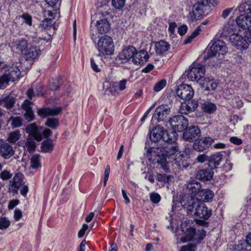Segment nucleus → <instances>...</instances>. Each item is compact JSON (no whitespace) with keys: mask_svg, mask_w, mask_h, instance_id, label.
<instances>
[{"mask_svg":"<svg viewBox=\"0 0 251 251\" xmlns=\"http://www.w3.org/2000/svg\"><path fill=\"white\" fill-rule=\"evenodd\" d=\"M181 205L187 209V213L202 219L203 220H197L199 225L207 227L209 223L206 222L212 215V211L208 209L205 204L195 199L192 196H184L181 201Z\"/></svg>","mask_w":251,"mask_h":251,"instance_id":"obj_1","label":"nucleus"},{"mask_svg":"<svg viewBox=\"0 0 251 251\" xmlns=\"http://www.w3.org/2000/svg\"><path fill=\"white\" fill-rule=\"evenodd\" d=\"M215 4L216 3L213 0H197L193 6L192 11L187 16L188 21L193 23L201 20L203 15L208 14L211 6Z\"/></svg>","mask_w":251,"mask_h":251,"instance_id":"obj_2","label":"nucleus"},{"mask_svg":"<svg viewBox=\"0 0 251 251\" xmlns=\"http://www.w3.org/2000/svg\"><path fill=\"white\" fill-rule=\"evenodd\" d=\"M198 161L201 163L207 161V165L210 168L208 169H202L200 170L196 175L198 179L204 181L210 180L213 176L212 169L217 168L219 165L222 158H197Z\"/></svg>","mask_w":251,"mask_h":251,"instance_id":"obj_3","label":"nucleus"},{"mask_svg":"<svg viewBox=\"0 0 251 251\" xmlns=\"http://www.w3.org/2000/svg\"><path fill=\"white\" fill-rule=\"evenodd\" d=\"M177 133L175 132L168 133L160 126L154 127L150 131V138L152 142H156L162 139L164 142L176 141Z\"/></svg>","mask_w":251,"mask_h":251,"instance_id":"obj_4","label":"nucleus"},{"mask_svg":"<svg viewBox=\"0 0 251 251\" xmlns=\"http://www.w3.org/2000/svg\"><path fill=\"white\" fill-rule=\"evenodd\" d=\"M96 48L103 55H110L113 53L114 45L112 38L104 35L100 37L97 42Z\"/></svg>","mask_w":251,"mask_h":251,"instance_id":"obj_5","label":"nucleus"},{"mask_svg":"<svg viewBox=\"0 0 251 251\" xmlns=\"http://www.w3.org/2000/svg\"><path fill=\"white\" fill-rule=\"evenodd\" d=\"M250 3L251 0H246L242 2L238 7L235 10V12L237 13L238 11L241 14L237 18V23L243 29H248L251 30V12L250 10H247L248 8H245V11H242L240 10V7L241 5L245 3Z\"/></svg>","mask_w":251,"mask_h":251,"instance_id":"obj_6","label":"nucleus"},{"mask_svg":"<svg viewBox=\"0 0 251 251\" xmlns=\"http://www.w3.org/2000/svg\"><path fill=\"white\" fill-rule=\"evenodd\" d=\"M205 73V67L203 65L193 64L190 67L187 77L190 80L196 81L199 83L204 78Z\"/></svg>","mask_w":251,"mask_h":251,"instance_id":"obj_7","label":"nucleus"},{"mask_svg":"<svg viewBox=\"0 0 251 251\" xmlns=\"http://www.w3.org/2000/svg\"><path fill=\"white\" fill-rule=\"evenodd\" d=\"M169 123L173 131L172 132H180L186 129L188 126V120L182 115H176L169 120Z\"/></svg>","mask_w":251,"mask_h":251,"instance_id":"obj_8","label":"nucleus"},{"mask_svg":"<svg viewBox=\"0 0 251 251\" xmlns=\"http://www.w3.org/2000/svg\"><path fill=\"white\" fill-rule=\"evenodd\" d=\"M227 52V48L226 43L222 40H218L214 42L210 47V50L207 52V58L213 57L217 55H223Z\"/></svg>","mask_w":251,"mask_h":251,"instance_id":"obj_9","label":"nucleus"},{"mask_svg":"<svg viewBox=\"0 0 251 251\" xmlns=\"http://www.w3.org/2000/svg\"><path fill=\"white\" fill-rule=\"evenodd\" d=\"M21 63L14 61L5 67V74L11 81L14 82L19 79L21 75Z\"/></svg>","mask_w":251,"mask_h":251,"instance_id":"obj_10","label":"nucleus"},{"mask_svg":"<svg viewBox=\"0 0 251 251\" xmlns=\"http://www.w3.org/2000/svg\"><path fill=\"white\" fill-rule=\"evenodd\" d=\"M162 148V157H170L175 155L176 157H183V154L178 151L177 146L176 145V141L172 142H164Z\"/></svg>","mask_w":251,"mask_h":251,"instance_id":"obj_11","label":"nucleus"},{"mask_svg":"<svg viewBox=\"0 0 251 251\" xmlns=\"http://www.w3.org/2000/svg\"><path fill=\"white\" fill-rule=\"evenodd\" d=\"M176 94L181 100H189L194 96V91L190 85L183 84L178 86Z\"/></svg>","mask_w":251,"mask_h":251,"instance_id":"obj_12","label":"nucleus"},{"mask_svg":"<svg viewBox=\"0 0 251 251\" xmlns=\"http://www.w3.org/2000/svg\"><path fill=\"white\" fill-rule=\"evenodd\" d=\"M229 40L232 45L236 47L238 50L246 49L249 45L247 36L244 37L238 33L230 35Z\"/></svg>","mask_w":251,"mask_h":251,"instance_id":"obj_13","label":"nucleus"},{"mask_svg":"<svg viewBox=\"0 0 251 251\" xmlns=\"http://www.w3.org/2000/svg\"><path fill=\"white\" fill-rule=\"evenodd\" d=\"M170 113V108L167 104H162L158 106L153 115L152 120L158 122L163 121Z\"/></svg>","mask_w":251,"mask_h":251,"instance_id":"obj_14","label":"nucleus"},{"mask_svg":"<svg viewBox=\"0 0 251 251\" xmlns=\"http://www.w3.org/2000/svg\"><path fill=\"white\" fill-rule=\"evenodd\" d=\"M42 127H38L35 123L28 125L25 128L26 133L38 142L42 140Z\"/></svg>","mask_w":251,"mask_h":251,"instance_id":"obj_15","label":"nucleus"},{"mask_svg":"<svg viewBox=\"0 0 251 251\" xmlns=\"http://www.w3.org/2000/svg\"><path fill=\"white\" fill-rule=\"evenodd\" d=\"M24 177V176L22 173H16L10 181L9 189L14 195L18 193L19 189L23 185Z\"/></svg>","mask_w":251,"mask_h":251,"instance_id":"obj_16","label":"nucleus"},{"mask_svg":"<svg viewBox=\"0 0 251 251\" xmlns=\"http://www.w3.org/2000/svg\"><path fill=\"white\" fill-rule=\"evenodd\" d=\"M200 130L198 127L192 126L184 131L183 137L186 141L192 142L200 136Z\"/></svg>","mask_w":251,"mask_h":251,"instance_id":"obj_17","label":"nucleus"},{"mask_svg":"<svg viewBox=\"0 0 251 251\" xmlns=\"http://www.w3.org/2000/svg\"><path fill=\"white\" fill-rule=\"evenodd\" d=\"M136 49L133 46H128L123 49L119 53L118 57L122 62L126 63L131 61L134 53H135Z\"/></svg>","mask_w":251,"mask_h":251,"instance_id":"obj_18","label":"nucleus"},{"mask_svg":"<svg viewBox=\"0 0 251 251\" xmlns=\"http://www.w3.org/2000/svg\"><path fill=\"white\" fill-rule=\"evenodd\" d=\"M62 111L61 107H55L52 108L43 107L38 109L37 114L41 117L45 118L47 116H56L59 115Z\"/></svg>","mask_w":251,"mask_h":251,"instance_id":"obj_19","label":"nucleus"},{"mask_svg":"<svg viewBox=\"0 0 251 251\" xmlns=\"http://www.w3.org/2000/svg\"><path fill=\"white\" fill-rule=\"evenodd\" d=\"M198 106V101L195 100H192L191 101H188L187 102H181L179 109V112L181 114H188L190 112L194 111Z\"/></svg>","mask_w":251,"mask_h":251,"instance_id":"obj_20","label":"nucleus"},{"mask_svg":"<svg viewBox=\"0 0 251 251\" xmlns=\"http://www.w3.org/2000/svg\"><path fill=\"white\" fill-rule=\"evenodd\" d=\"M213 142L214 140L212 138L205 137L199 140L197 142H195L193 145V148L196 151H202L208 148Z\"/></svg>","mask_w":251,"mask_h":251,"instance_id":"obj_21","label":"nucleus"},{"mask_svg":"<svg viewBox=\"0 0 251 251\" xmlns=\"http://www.w3.org/2000/svg\"><path fill=\"white\" fill-rule=\"evenodd\" d=\"M199 84L201 88L206 91H213L218 86L217 82L210 77H204Z\"/></svg>","mask_w":251,"mask_h":251,"instance_id":"obj_22","label":"nucleus"},{"mask_svg":"<svg viewBox=\"0 0 251 251\" xmlns=\"http://www.w3.org/2000/svg\"><path fill=\"white\" fill-rule=\"evenodd\" d=\"M149 57V55L146 51H137L136 50L132 57L131 62L135 65H142L148 60Z\"/></svg>","mask_w":251,"mask_h":251,"instance_id":"obj_23","label":"nucleus"},{"mask_svg":"<svg viewBox=\"0 0 251 251\" xmlns=\"http://www.w3.org/2000/svg\"><path fill=\"white\" fill-rule=\"evenodd\" d=\"M214 193L209 189H201L196 198H194L199 201L209 202L212 200L214 197Z\"/></svg>","mask_w":251,"mask_h":251,"instance_id":"obj_24","label":"nucleus"},{"mask_svg":"<svg viewBox=\"0 0 251 251\" xmlns=\"http://www.w3.org/2000/svg\"><path fill=\"white\" fill-rule=\"evenodd\" d=\"M201 183L195 180L190 181L186 185L187 190L194 196H197L201 190Z\"/></svg>","mask_w":251,"mask_h":251,"instance_id":"obj_25","label":"nucleus"},{"mask_svg":"<svg viewBox=\"0 0 251 251\" xmlns=\"http://www.w3.org/2000/svg\"><path fill=\"white\" fill-rule=\"evenodd\" d=\"M41 53V50L37 47L30 46L25 52L26 59L32 60L36 59Z\"/></svg>","mask_w":251,"mask_h":251,"instance_id":"obj_26","label":"nucleus"},{"mask_svg":"<svg viewBox=\"0 0 251 251\" xmlns=\"http://www.w3.org/2000/svg\"><path fill=\"white\" fill-rule=\"evenodd\" d=\"M240 26L237 24V22L234 23L233 21L228 22L224 27V31L229 36L233 34L238 33L239 31V27Z\"/></svg>","mask_w":251,"mask_h":251,"instance_id":"obj_27","label":"nucleus"},{"mask_svg":"<svg viewBox=\"0 0 251 251\" xmlns=\"http://www.w3.org/2000/svg\"><path fill=\"white\" fill-rule=\"evenodd\" d=\"M96 27L98 32L100 34L106 33L110 28L109 22L105 19L97 21Z\"/></svg>","mask_w":251,"mask_h":251,"instance_id":"obj_28","label":"nucleus"},{"mask_svg":"<svg viewBox=\"0 0 251 251\" xmlns=\"http://www.w3.org/2000/svg\"><path fill=\"white\" fill-rule=\"evenodd\" d=\"M170 48L169 44L163 40L160 41L155 44V52L159 55L166 52Z\"/></svg>","mask_w":251,"mask_h":251,"instance_id":"obj_29","label":"nucleus"},{"mask_svg":"<svg viewBox=\"0 0 251 251\" xmlns=\"http://www.w3.org/2000/svg\"><path fill=\"white\" fill-rule=\"evenodd\" d=\"M15 47L18 53H21L24 54L29 47L27 41L25 39H22L16 42Z\"/></svg>","mask_w":251,"mask_h":251,"instance_id":"obj_30","label":"nucleus"},{"mask_svg":"<svg viewBox=\"0 0 251 251\" xmlns=\"http://www.w3.org/2000/svg\"><path fill=\"white\" fill-rule=\"evenodd\" d=\"M0 154L3 157L7 156L11 157L14 154V150L10 145L5 143L0 146Z\"/></svg>","mask_w":251,"mask_h":251,"instance_id":"obj_31","label":"nucleus"},{"mask_svg":"<svg viewBox=\"0 0 251 251\" xmlns=\"http://www.w3.org/2000/svg\"><path fill=\"white\" fill-rule=\"evenodd\" d=\"M146 155L148 157H162V148L157 147L149 148L147 149Z\"/></svg>","mask_w":251,"mask_h":251,"instance_id":"obj_32","label":"nucleus"},{"mask_svg":"<svg viewBox=\"0 0 251 251\" xmlns=\"http://www.w3.org/2000/svg\"><path fill=\"white\" fill-rule=\"evenodd\" d=\"M249 246L245 240H240L237 244L232 246L233 251H246L250 250L248 249Z\"/></svg>","mask_w":251,"mask_h":251,"instance_id":"obj_33","label":"nucleus"},{"mask_svg":"<svg viewBox=\"0 0 251 251\" xmlns=\"http://www.w3.org/2000/svg\"><path fill=\"white\" fill-rule=\"evenodd\" d=\"M106 86L107 88L105 89V92L107 94L115 95L118 91V85L116 82L109 83L105 82L103 84V87Z\"/></svg>","mask_w":251,"mask_h":251,"instance_id":"obj_34","label":"nucleus"},{"mask_svg":"<svg viewBox=\"0 0 251 251\" xmlns=\"http://www.w3.org/2000/svg\"><path fill=\"white\" fill-rule=\"evenodd\" d=\"M201 107L204 112L209 114L213 113L216 109V105L209 102H206L202 103Z\"/></svg>","mask_w":251,"mask_h":251,"instance_id":"obj_35","label":"nucleus"},{"mask_svg":"<svg viewBox=\"0 0 251 251\" xmlns=\"http://www.w3.org/2000/svg\"><path fill=\"white\" fill-rule=\"evenodd\" d=\"M205 236L206 231L203 229H199L198 230H196L192 240H194L197 243H200L203 240Z\"/></svg>","mask_w":251,"mask_h":251,"instance_id":"obj_36","label":"nucleus"},{"mask_svg":"<svg viewBox=\"0 0 251 251\" xmlns=\"http://www.w3.org/2000/svg\"><path fill=\"white\" fill-rule=\"evenodd\" d=\"M156 162L165 172H170L169 162L167 160L166 158H158Z\"/></svg>","mask_w":251,"mask_h":251,"instance_id":"obj_37","label":"nucleus"},{"mask_svg":"<svg viewBox=\"0 0 251 251\" xmlns=\"http://www.w3.org/2000/svg\"><path fill=\"white\" fill-rule=\"evenodd\" d=\"M45 125L52 129H56L59 126V120L57 118H49L46 121Z\"/></svg>","mask_w":251,"mask_h":251,"instance_id":"obj_38","label":"nucleus"},{"mask_svg":"<svg viewBox=\"0 0 251 251\" xmlns=\"http://www.w3.org/2000/svg\"><path fill=\"white\" fill-rule=\"evenodd\" d=\"M53 144L51 140H47L42 142L41 149L43 152H48L52 151Z\"/></svg>","mask_w":251,"mask_h":251,"instance_id":"obj_39","label":"nucleus"},{"mask_svg":"<svg viewBox=\"0 0 251 251\" xmlns=\"http://www.w3.org/2000/svg\"><path fill=\"white\" fill-rule=\"evenodd\" d=\"M201 30V25L198 26L196 29L192 33L191 35L184 40V44H186L190 43L193 39H194L196 37L200 34V32Z\"/></svg>","mask_w":251,"mask_h":251,"instance_id":"obj_40","label":"nucleus"},{"mask_svg":"<svg viewBox=\"0 0 251 251\" xmlns=\"http://www.w3.org/2000/svg\"><path fill=\"white\" fill-rule=\"evenodd\" d=\"M21 135L20 131L17 130L9 134L7 140L10 143H14L20 139Z\"/></svg>","mask_w":251,"mask_h":251,"instance_id":"obj_41","label":"nucleus"},{"mask_svg":"<svg viewBox=\"0 0 251 251\" xmlns=\"http://www.w3.org/2000/svg\"><path fill=\"white\" fill-rule=\"evenodd\" d=\"M9 120L12 121L11 126L13 128L20 127L22 126V119L20 117H11Z\"/></svg>","mask_w":251,"mask_h":251,"instance_id":"obj_42","label":"nucleus"},{"mask_svg":"<svg viewBox=\"0 0 251 251\" xmlns=\"http://www.w3.org/2000/svg\"><path fill=\"white\" fill-rule=\"evenodd\" d=\"M25 146L27 150L29 152H32L34 151L36 147L35 142L31 138H28L25 143Z\"/></svg>","mask_w":251,"mask_h":251,"instance_id":"obj_43","label":"nucleus"},{"mask_svg":"<svg viewBox=\"0 0 251 251\" xmlns=\"http://www.w3.org/2000/svg\"><path fill=\"white\" fill-rule=\"evenodd\" d=\"M11 80L9 79L6 74H4L0 77V89H4L9 84Z\"/></svg>","mask_w":251,"mask_h":251,"instance_id":"obj_44","label":"nucleus"},{"mask_svg":"<svg viewBox=\"0 0 251 251\" xmlns=\"http://www.w3.org/2000/svg\"><path fill=\"white\" fill-rule=\"evenodd\" d=\"M4 99V102L5 103V107L7 109H10L13 107L15 103V99L13 97H7L3 98Z\"/></svg>","mask_w":251,"mask_h":251,"instance_id":"obj_45","label":"nucleus"},{"mask_svg":"<svg viewBox=\"0 0 251 251\" xmlns=\"http://www.w3.org/2000/svg\"><path fill=\"white\" fill-rule=\"evenodd\" d=\"M183 226V225H182ZM182 228V231L184 233L189 237V239L192 240L194 235L195 234V232L196 231V229L192 227H186L185 228H183V226L181 227Z\"/></svg>","mask_w":251,"mask_h":251,"instance_id":"obj_46","label":"nucleus"},{"mask_svg":"<svg viewBox=\"0 0 251 251\" xmlns=\"http://www.w3.org/2000/svg\"><path fill=\"white\" fill-rule=\"evenodd\" d=\"M10 224V222L5 217H0V229H4L7 228Z\"/></svg>","mask_w":251,"mask_h":251,"instance_id":"obj_47","label":"nucleus"},{"mask_svg":"<svg viewBox=\"0 0 251 251\" xmlns=\"http://www.w3.org/2000/svg\"><path fill=\"white\" fill-rule=\"evenodd\" d=\"M166 84L167 82L165 79H162L158 81L153 87L154 91L156 92L160 91L165 87Z\"/></svg>","mask_w":251,"mask_h":251,"instance_id":"obj_48","label":"nucleus"},{"mask_svg":"<svg viewBox=\"0 0 251 251\" xmlns=\"http://www.w3.org/2000/svg\"><path fill=\"white\" fill-rule=\"evenodd\" d=\"M185 158H183L184 159H182V158H174V160L179 168H186L189 165L187 163V160Z\"/></svg>","mask_w":251,"mask_h":251,"instance_id":"obj_49","label":"nucleus"},{"mask_svg":"<svg viewBox=\"0 0 251 251\" xmlns=\"http://www.w3.org/2000/svg\"><path fill=\"white\" fill-rule=\"evenodd\" d=\"M41 166L39 158H31L30 167L33 169H37Z\"/></svg>","mask_w":251,"mask_h":251,"instance_id":"obj_50","label":"nucleus"},{"mask_svg":"<svg viewBox=\"0 0 251 251\" xmlns=\"http://www.w3.org/2000/svg\"><path fill=\"white\" fill-rule=\"evenodd\" d=\"M126 0H112V5L117 9H120L125 4Z\"/></svg>","mask_w":251,"mask_h":251,"instance_id":"obj_51","label":"nucleus"},{"mask_svg":"<svg viewBox=\"0 0 251 251\" xmlns=\"http://www.w3.org/2000/svg\"><path fill=\"white\" fill-rule=\"evenodd\" d=\"M150 200L154 203H158L161 199L160 195L156 193H151L150 195Z\"/></svg>","mask_w":251,"mask_h":251,"instance_id":"obj_52","label":"nucleus"},{"mask_svg":"<svg viewBox=\"0 0 251 251\" xmlns=\"http://www.w3.org/2000/svg\"><path fill=\"white\" fill-rule=\"evenodd\" d=\"M230 151L229 150H226L224 151H219L213 154L211 157H226L230 155Z\"/></svg>","mask_w":251,"mask_h":251,"instance_id":"obj_53","label":"nucleus"},{"mask_svg":"<svg viewBox=\"0 0 251 251\" xmlns=\"http://www.w3.org/2000/svg\"><path fill=\"white\" fill-rule=\"evenodd\" d=\"M25 118L28 121L31 122L34 119V115L33 110L25 112L24 114Z\"/></svg>","mask_w":251,"mask_h":251,"instance_id":"obj_54","label":"nucleus"},{"mask_svg":"<svg viewBox=\"0 0 251 251\" xmlns=\"http://www.w3.org/2000/svg\"><path fill=\"white\" fill-rule=\"evenodd\" d=\"M170 176H166L165 174H157L156 178L158 181L165 182L169 181Z\"/></svg>","mask_w":251,"mask_h":251,"instance_id":"obj_55","label":"nucleus"},{"mask_svg":"<svg viewBox=\"0 0 251 251\" xmlns=\"http://www.w3.org/2000/svg\"><path fill=\"white\" fill-rule=\"evenodd\" d=\"M31 105V102H30L28 100H25L23 103L22 107L25 112L32 110Z\"/></svg>","mask_w":251,"mask_h":251,"instance_id":"obj_56","label":"nucleus"},{"mask_svg":"<svg viewBox=\"0 0 251 251\" xmlns=\"http://www.w3.org/2000/svg\"><path fill=\"white\" fill-rule=\"evenodd\" d=\"M0 176L2 180H7L12 177V174L7 170H4L1 172Z\"/></svg>","mask_w":251,"mask_h":251,"instance_id":"obj_57","label":"nucleus"},{"mask_svg":"<svg viewBox=\"0 0 251 251\" xmlns=\"http://www.w3.org/2000/svg\"><path fill=\"white\" fill-rule=\"evenodd\" d=\"M110 174V166L109 165L106 166L104 173V179H103V184L104 186H106L107 181L108 179Z\"/></svg>","mask_w":251,"mask_h":251,"instance_id":"obj_58","label":"nucleus"},{"mask_svg":"<svg viewBox=\"0 0 251 251\" xmlns=\"http://www.w3.org/2000/svg\"><path fill=\"white\" fill-rule=\"evenodd\" d=\"M22 18L24 20V22L29 25H31L32 24V17L28 14H24L22 16Z\"/></svg>","mask_w":251,"mask_h":251,"instance_id":"obj_59","label":"nucleus"},{"mask_svg":"<svg viewBox=\"0 0 251 251\" xmlns=\"http://www.w3.org/2000/svg\"><path fill=\"white\" fill-rule=\"evenodd\" d=\"M88 228V226L87 224H84L82 225V228L79 230L78 233V237L79 238L82 237L85 234V231Z\"/></svg>","mask_w":251,"mask_h":251,"instance_id":"obj_60","label":"nucleus"},{"mask_svg":"<svg viewBox=\"0 0 251 251\" xmlns=\"http://www.w3.org/2000/svg\"><path fill=\"white\" fill-rule=\"evenodd\" d=\"M127 80L126 79H123L119 81L118 83H117L118 85V90L120 91H123L125 89L126 86Z\"/></svg>","mask_w":251,"mask_h":251,"instance_id":"obj_61","label":"nucleus"},{"mask_svg":"<svg viewBox=\"0 0 251 251\" xmlns=\"http://www.w3.org/2000/svg\"><path fill=\"white\" fill-rule=\"evenodd\" d=\"M182 247L184 248L187 251H195L196 249V245L192 243H189Z\"/></svg>","mask_w":251,"mask_h":251,"instance_id":"obj_62","label":"nucleus"},{"mask_svg":"<svg viewBox=\"0 0 251 251\" xmlns=\"http://www.w3.org/2000/svg\"><path fill=\"white\" fill-rule=\"evenodd\" d=\"M52 20L51 18H46L42 22V25L44 27H47L51 26L52 24Z\"/></svg>","mask_w":251,"mask_h":251,"instance_id":"obj_63","label":"nucleus"},{"mask_svg":"<svg viewBox=\"0 0 251 251\" xmlns=\"http://www.w3.org/2000/svg\"><path fill=\"white\" fill-rule=\"evenodd\" d=\"M232 167V164L226 159V163L223 166L224 169L226 172L229 171Z\"/></svg>","mask_w":251,"mask_h":251,"instance_id":"obj_64","label":"nucleus"}]
</instances>
